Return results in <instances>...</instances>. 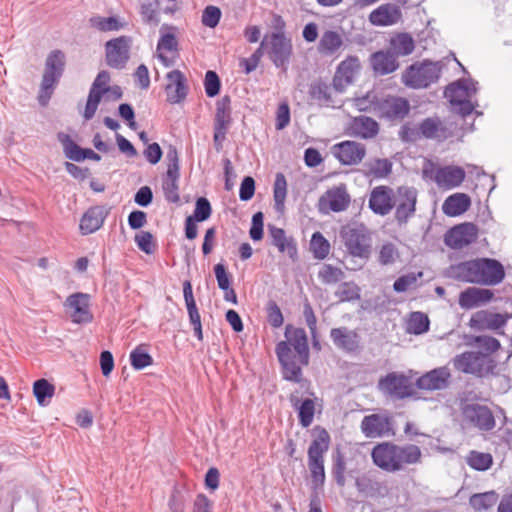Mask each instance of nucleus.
Returning <instances> with one entry per match:
<instances>
[{
	"label": "nucleus",
	"mask_w": 512,
	"mask_h": 512,
	"mask_svg": "<svg viewBox=\"0 0 512 512\" xmlns=\"http://www.w3.org/2000/svg\"><path fill=\"white\" fill-rule=\"evenodd\" d=\"M340 237L346 252L355 258L367 261L372 253V233L361 223H351L342 227Z\"/></svg>",
	"instance_id": "f257e3e1"
},
{
	"label": "nucleus",
	"mask_w": 512,
	"mask_h": 512,
	"mask_svg": "<svg viewBox=\"0 0 512 512\" xmlns=\"http://www.w3.org/2000/svg\"><path fill=\"white\" fill-rule=\"evenodd\" d=\"M64 66L65 55L62 51L54 50L48 55L38 95V101L42 106L48 104L54 88L63 74Z\"/></svg>",
	"instance_id": "f03ea898"
},
{
	"label": "nucleus",
	"mask_w": 512,
	"mask_h": 512,
	"mask_svg": "<svg viewBox=\"0 0 512 512\" xmlns=\"http://www.w3.org/2000/svg\"><path fill=\"white\" fill-rule=\"evenodd\" d=\"M476 84L472 80H459L450 84L445 90V97L449 100L453 111L462 117L471 114L475 108L472 99L477 92Z\"/></svg>",
	"instance_id": "7ed1b4c3"
},
{
	"label": "nucleus",
	"mask_w": 512,
	"mask_h": 512,
	"mask_svg": "<svg viewBox=\"0 0 512 512\" xmlns=\"http://www.w3.org/2000/svg\"><path fill=\"white\" fill-rule=\"evenodd\" d=\"M452 363L457 371L479 377L490 373L494 368L493 360L487 354L474 351L456 355Z\"/></svg>",
	"instance_id": "20e7f679"
},
{
	"label": "nucleus",
	"mask_w": 512,
	"mask_h": 512,
	"mask_svg": "<svg viewBox=\"0 0 512 512\" xmlns=\"http://www.w3.org/2000/svg\"><path fill=\"white\" fill-rule=\"evenodd\" d=\"M263 46H267V56L273 64L286 71L292 55L291 39L284 32H273L263 38Z\"/></svg>",
	"instance_id": "39448f33"
},
{
	"label": "nucleus",
	"mask_w": 512,
	"mask_h": 512,
	"mask_svg": "<svg viewBox=\"0 0 512 512\" xmlns=\"http://www.w3.org/2000/svg\"><path fill=\"white\" fill-rule=\"evenodd\" d=\"M378 389L386 396L402 400L413 396L414 389L411 379L403 373L390 372L379 379Z\"/></svg>",
	"instance_id": "423d86ee"
},
{
	"label": "nucleus",
	"mask_w": 512,
	"mask_h": 512,
	"mask_svg": "<svg viewBox=\"0 0 512 512\" xmlns=\"http://www.w3.org/2000/svg\"><path fill=\"white\" fill-rule=\"evenodd\" d=\"M440 76V68L432 62L411 65L403 75L405 85L411 88H426L436 82Z\"/></svg>",
	"instance_id": "0eeeda50"
},
{
	"label": "nucleus",
	"mask_w": 512,
	"mask_h": 512,
	"mask_svg": "<svg viewBox=\"0 0 512 512\" xmlns=\"http://www.w3.org/2000/svg\"><path fill=\"white\" fill-rule=\"evenodd\" d=\"M417 190L414 187L400 186L394 194L393 207H395V219L399 224H404L416 211Z\"/></svg>",
	"instance_id": "6e6552de"
},
{
	"label": "nucleus",
	"mask_w": 512,
	"mask_h": 512,
	"mask_svg": "<svg viewBox=\"0 0 512 512\" xmlns=\"http://www.w3.org/2000/svg\"><path fill=\"white\" fill-rule=\"evenodd\" d=\"M90 295L87 293H74L67 297L65 307L72 320L76 324L90 323L93 314L90 310Z\"/></svg>",
	"instance_id": "1a4fd4ad"
},
{
	"label": "nucleus",
	"mask_w": 512,
	"mask_h": 512,
	"mask_svg": "<svg viewBox=\"0 0 512 512\" xmlns=\"http://www.w3.org/2000/svg\"><path fill=\"white\" fill-rule=\"evenodd\" d=\"M276 354L283 368V377L286 380L299 382L301 380V365L297 354L285 341H281L276 346Z\"/></svg>",
	"instance_id": "9d476101"
},
{
	"label": "nucleus",
	"mask_w": 512,
	"mask_h": 512,
	"mask_svg": "<svg viewBox=\"0 0 512 512\" xmlns=\"http://www.w3.org/2000/svg\"><path fill=\"white\" fill-rule=\"evenodd\" d=\"M131 38L120 36L109 40L105 45L107 64L116 69H122L129 59Z\"/></svg>",
	"instance_id": "9b49d317"
},
{
	"label": "nucleus",
	"mask_w": 512,
	"mask_h": 512,
	"mask_svg": "<svg viewBox=\"0 0 512 512\" xmlns=\"http://www.w3.org/2000/svg\"><path fill=\"white\" fill-rule=\"evenodd\" d=\"M451 371L448 366L434 368L416 380V386L420 390L440 391L449 387Z\"/></svg>",
	"instance_id": "f8f14e48"
},
{
	"label": "nucleus",
	"mask_w": 512,
	"mask_h": 512,
	"mask_svg": "<svg viewBox=\"0 0 512 512\" xmlns=\"http://www.w3.org/2000/svg\"><path fill=\"white\" fill-rule=\"evenodd\" d=\"M478 228L473 223H462L445 234V244L452 249H462L476 241Z\"/></svg>",
	"instance_id": "ddd939ff"
},
{
	"label": "nucleus",
	"mask_w": 512,
	"mask_h": 512,
	"mask_svg": "<svg viewBox=\"0 0 512 512\" xmlns=\"http://www.w3.org/2000/svg\"><path fill=\"white\" fill-rule=\"evenodd\" d=\"M330 338L338 350L347 354L358 353L361 349V337L359 333L346 326L332 328Z\"/></svg>",
	"instance_id": "4468645a"
},
{
	"label": "nucleus",
	"mask_w": 512,
	"mask_h": 512,
	"mask_svg": "<svg viewBox=\"0 0 512 512\" xmlns=\"http://www.w3.org/2000/svg\"><path fill=\"white\" fill-rule=\"evenodd\" d=\"M360 61L356 56H349L337 67L333 78V87L336 92L342 93L353 83L360 70Z\"/></svg>",
	"instance_id": "2eb2a0df"
},
{
	"label": "nucleus",
	"mask_w": 512,
	"mask_h": 512,
	"mask_svg": "<svg viewBox=\"0 0 512 512\" xmlns=\"http://www.w3.org/2000/svg\"><path fill=\"white\" fill-rule=\"evenodd\" d=\"M397 451L395 443H379L371 452L373 463L386 472L395 473L397 472Z\"/></svg>",
	"instance_id": "dca6fc26"
},
{
	"label": "nucleus",
	"mask_w": 512,
	"mask_h": 512,
	"mask_svg": "<svg viewBox=\"0 0 512 512\" xmlns=\"http://www.w3.org/2000/svg\"><path fill=\"white\" fill-rule=\"evenodd\" d=\"M361 432L367 438H380L392 433V420L385 414H371L361 421Z\"/></svg>",
	"instance_id": "f3484780"
},
{
	"label": "nucleus",
	"mask_w": 512,
	"mask_h": 512,
	"mask_svg": "<svg viewBox=\"0 0 512 512\" xmlns=\"http://www.w3.org/2000/svg\"><path fill=\"white\" fill-rule=\"evenodd\" d=\"M332 154L344 165H356L366 155L365 146L355 141H343L331 148Z\"/></svg>",
	"instance_id": "a211bd4d"
},
{
	"label": "nucleus",
	"mask_w": 512,
	"mask_h": 512,
	"mask_svg": "<svg viewBox=\"0 0 512 512\" xmlns=\"http://www.w3.org/2000/svg\"><path fill=\"white\" fill-rule=\"evenodd\" d=\"M466 421L480 430L489 431L495 426V419L491 410L480 404H467L463 409Z\"/></svg>",
	"instance_id": "6ab92c4d"
},
{
	"label": "nucleus",
	"mask_w": 512,
	"mask_h": 512,
	"mask_svg": "<svg viewBox=\"0 0 512 512\" xmlns=\"http://www.w3.org/2000/svg\"><path fill=\"white\" fill-rule=\"evenodd\" d=\"M466 176L460 166L448 165L435 170L433 180L440 189L451 190L462 184Z\"/></svg>",
	"instance_id": "aec40b11"
},
{
	"label": "nucleus",
	"mask_w": 512,
	"mask_h": 512,
	"mask_svg": "<svg viewBox=\"0 0 512 512\" xmlns=\"http://www.w3.org/2000/svg\"><path fill=\"white\" fill-rule=\"evenodd\" d=\"M350 203V196L344 185L329 189L319 200L322 211L331 210L341 212L347 209Z\"/></svg>",
	"instance_id": "412c9836"
},
{
	"label": "nucleus",
	"mask_w": 512,
	"mask_h": 512,
	"mask_svg": "<svg viewBox=\"0 0 512 512\" xmlns=\"http://www.w3.org/2000/svg\"><path fill=\"white\" fill-rule=\"evenodd\" d=\"M479 284L494 286L505 277L503 265L496 259L479 258Z\"/></svg>",
	"instance_id": "4be33fe9"
},
{
	"label": "nucleus",
	"mask_w": 512,
	"mask_h": 512,
	"mask_svg": "<svg viewBox=\"0 0 512 512\" xmlns=\"http://www.w3.org/2000/svg\"><path fill=\"white\" fill-rule=\"evenodd\" d=\"M394 192L388 186L375 187L369 197L370 209L378 215L385 216L393 209Z\"/></svg>",
	"instance_id": "5701e85b"
},
{
	"label": "nucleus",
	"mask_w": 512,
	"mask_h": 512,
	"mask_svg": "<svg viewBox=\"0 0 512 512\" xmlns=\"http://www.w3.org/2000/svg\"><path fill=\"white\" fill-rule=\"evenodd\" d=\"M285 336L288 339L286 342L289 347H293V352L297 354L299 362L303 365H307L309 362V348L307 335L302 328H293L288 325L286 327Z\"/></svg>",
	"instance_id": "b1692460"
},
{
	"label": "nucleus",
	"mask_w": 512,
	"mask_h": 512,
	"mask_svg": "<svg viewBox=\"0 0 512 512\" xmlns=\"http://www.w3.org/2000/svg\"><path fill=\"white\" fill-rule=\"evenodd\" d=\"M166 78L168 81L165 87L167 100L172 104L180 103L187 95L184 74L179 70H173L167 74Z\"/></svg>",
	"instance_id": "393cba45"
},
{
	"label": "nucleus",
	"mask_w": 512,
	"mask_h": 512,
	"mask_svg": "<svg viewBox=\"0 0 512 512\" xmlns=\"http://www.w3.org/2000/svg\"><path fill=\"white\" fill-rule=\"evenodd\" d=\"M344 46V38L341 33L334 30L324 31L319 39L317 51L324 57L338 56Z\"/></svg>",
	"instance_id": "a878e982"
},
{
	"label": "nucleus",
	"mask_w": 512,
	"mask_h": 512,
	"mask_svg": "<svg viewBox=\"0 0 512 512\" xmlns=\"http://www.w3.org/2000/svg\"><path fill=\"white\" fill-rule=\"evenodd\" d=\"M402 18L401 9L395 4H382L369 15V21L375 26H390Z\"/></svg>",
	"instance_id": "bb28decb"
},
{
	"label": "nucleus",
	"mask_w": 512,
	"mask_h": 512,
	"mask_svg": "<svg viewBox=\"0 0 512 512\" xmlns=\"http://www.w3.org/2000/svg\"><path fill=\"white\" fill-rule=\"evenodd\" d=\"M479 258L463 261L450 267V275L459 281L479 284Z\"/></svg>",
	"instance_id": "cd10ccee"
},
{
	"label": "nucleus",
	"mask_w": 512,
	"mask_h": 512,
	"mask_svg": "<svg viewBox=\"0 0 512 512\" xmlns=\"http://www.w3.org/2000/svg\"><path fill=\"white\" fill-rule=\"evenodd\" d=\"M492 298L491 290L469 287L460 293L458 303L463 309H472L489 302Z\"/></svg>",
	"instance_id": "c85d7f7f"
},
{
	"label": "nucleus",
	"mask_w": 512,
	"mask_h": 512,
	"mask_svg": "<svg viewBox=\"0 0 512 512\" xmlns=\"http://www.w3.org/2000/svg\"><path fill=\"white\" fill-rule=\"evenodd\" d=\"M330 445V436L326 430H321L308 448V465L324 464V456Z\"/></svg>",
	"instance_id": "c756f323"
},
{
	"label": "nucleus",
	"mask_w": 512,
	"mask_h": 512,
	"mask_svg": "<svg viewBox=\"0 0 512 512\" xmlns=\"http://www.w3.org/2000/svg\"><path fill=\"white\" fill-rule=\"evenodd\" d=\"M378 110L387 118H403L409 112L407 100L399 97H387L378 103Z\"/></svg>",
	"instance_id": "7c9ffc66"
},
{
	"label": "nucleus",
	"mask_w": 512,
	"mask_h": 512,
	"mask_svg": "<svg viewBox=\"0 0 512 512\" xmlns=\"http://www.w3.org/2000/svg\"><path fill=\"white\" fill-rule=\"evenodd\" d=\"M470 323L472 327L479 330H495L505 325L506 318L499 313L479 311L472 316Z\"/></svg>",
	"instance_id": "2f4dec72"
},
{
	"label": "nucleus",
	"mask_w": 512,
	"mask_h": 512,
	"mask_svg": "<svg viewBox=\"0 0 512 512\" xmlns=\"http://www.w3.org/2000/svg\"><path fill=\"white\" fill-rule=\"evenodd\" d=\"M471 206L470 197L465 193H454L447 197L442 205L445 215L456 217L465 213Z\"/></svg>",
	"instance_id": "473e14b6"
},
{
	"label": "nucleus",
	"mask_w": 512,
	"mask_h": 512,
	"mask_svg": "<svg viewBox=\"0 0 512 512\" xmlns=\"http://www.w3.org/2000/svg\"><path fill=\"white\" fill-rule=\"evenodd\" d=\"M106 211L101 206L90 208L81 218L80 230L87 235L97 231L104 223Z\"/></svg>",
	"instance_id": "72a5a7b5"
},
{
	"label": "nucleus",
	"mask_w": 512,
	"mask_h": 512,
	"mask_svg": "<svg viewBox=\"0 0 512 512\" xmlns=\"http://www.w3.org/2000/svg\"><path fill=\"white\" fill-rule=\"evenodd\" d=\"M397 472L404 470L409 465L421 463L422 452L415 444H397Z\"/></svg>",
	"instance_id": "f704fd0d"
},
{
	"label": "nucleus",
	"mask_w": 512,
	"mask_h": 512,
	"mask_svg": "<svg viewBox=\"0 0 512 512\" xmlns=\"http://www.w3.org/2000/svg\"><path fill=\"white\" fill-rule=\"evenodd\" d=\"M269 234L272 238V244L278 248L281 253H287L291 259L297 257V247L291 237H287L283 229L274 226L269 227Z\"/></svg>",
	"instance_id": "c9c22d12"
},
{
	"label": "nucleus",
	"mask_w": 512,
	"mask_h": 512,
	"mask_svg": "<svg viewBox=\"0 0 512 512\" xmlns=\"http://www.w3.org/2000/svg\"><path fill=\"white\" fill-rule=\"evenodd\" d=\"M290 403L298 411L299 422L302 427H309L314 418L315 403L312 399H305L303 401L296 394L290 395Z\"/></svg>",
	"instance_id": "e433bc0d"
},
{
	"label": "nucleus",
	"mask_w": 512,
	"mask_h": 512,
	"mask_svg": "<svg viewBox=\"0 0 512 512\" xmlns=\"http://www.w3.org/2000/svg\"><path fill=\"white\" fill-rule=\"evenodd\" d=\"M374 71L380 75L392 73L398 67L396 56L391 52L378 51L371 57Z\"/></svg>",
	"instance_id": "4c0bfd02"
},
{
	"label": "nucleus",
	"mask_w": 512,
	"mask_h": 512,
	"mask_svg": "<svg viewBox=\"0 0 512 512\" xmlns=\"http://www.w3.org/2000/svg\"><path fill=\"white\" fill-rule=\"evenodd\" d=\"M351 131L354 135L361 138H372L378 133V124L370 117H355L351 124Z\"/></svg>",
	"instance_id": "58836bf2"
},
{
	"label": "nucleus",
	"mask_w": 512,
	"mask_h": 512,
	"mask_svg": "<svg viewBox=\"0 0 512 512\" xmlns=\"http://www.w3.org/2000/svg\"><path fill=\"white\" fill-rule=\"evenodd\" d=\"M333 89L330 85L323 82H315L310 87V95L320 105L326 107H335L336 101L333 96Z\"/></svg>",
	"instance_id": "ea45409f"
},
{
	"label": "nucleus",
	"mask_w": 512,
	"mask_h": 512,
	"mask_svg": "<svg viewBox=\"0 0 512 512\" xmlns=\"http://www.w3.org/2000/svg\"><path fill=\"white\" fill-rule=\"evenodd\" d=\"M177 50V40L174 34L165 33L161 36L157 44V56L164 66L173 65V60L166 55V52H174Z\"/></svg>",
	"instance_id": "a19ab883"
},
{
	"label": "nucleus",
	"mask_w": 512,
	"mask_h": 512,
	"mask_svg": "<svg viewBox=\"0 0 512 512\" xmlns=\"http://www.w3.org/2000/svg\"><path fill=\"white\" fill-rule=\"evenodd\" d=\"M179 176V172L166 171L163 177L162 188L164 195L166 200L171 203H178L180 200L178 186Z\"/></svg>",
	"instance_id": "79ce46f5"
},
{
	"label": "nucleus",
	"mask_w": 512,
	"mask_h": 512,
	"mask_svg": "<svg viewBox=\"0 0 512 512\" xmlns=\"http://www.w3.org/2000/svg\"><path fill=\"white\" fill-rule=\"evenodd\" d=\"M55 393V387L46 379L36 380L33 384V394L40 406H47Z\"/></svg>",
	"instance_id": "37998d69"
},
{
	"label": "nucleus",
	"mask_w": 512,
	"mask_h": 512,
	"mask_svg": "<svg viewBox=\"0 0 512 512\" xmlns=\"http://www.w3.org/2000/svg\"><path fill=\"white\" fill-rule=\"evenodd\" d=\"M498 494L495 491L473 494L469 499V504L476 511H484L493 507L498 501Z\"/></svg>",
	"instance_id": "c03bdc74"
},
{
	"label": "nucleus",
	"mask_w": 512,
	"mask_h": 512,
	"mask_svg": "<svg viewBox=\"0 0 512 512\" xmlns=\"http://www.w3.org/2000/svg\"><path fill=\"white\" fill-rule=\"evenodd\" d=\"M90 25L103 32L118 31L125 26V23L120 20L119 17H102L94 16L90 18Z\"/></svg>",
	"instance_id": "a18cd8bd"
},
{
	"label": "nucleus",
	"mask_w": 512,
	"mask_h": 512,
	"mask_svg": "<svg viewBox=\"0 0 512 512\" xmlns=\"http://www.w3.org/2000/svg\"><path fill=\"white\" fill-rule=\"evenodd\" d=\"M159 0H146L141 4L140 14L142 20L149 25L157 26L160 22Z\"/></svg>",
	"instance_id": "49530a36"
},
{
	"label": "nucleus",
	"mask_w": 512,
	"mask_h": 512,
	"mask_svg": "<svg viewBox=\"0 0 512 512\" xmlns=\"http://www.w3.org/2000/svg\"><path fill=\"white\" fill-rule=\"evenodd\" d=\"M287 195V181L282 173H277L274 182L273 197L275 209L279 213H283L285 209V199Z\"/></svg>",
	"instance_id": "de8ad7c7"
},
{
	"label": "nucleus",
	"mask_w": 512,
	"mask_h": 512,
	"mask_svg": "<svg viewBox=\"0 0 512 512\" xmlns=\"http://www.w3.org/2000/svg\"><path fill=\"white\" fill-rule=\"evenodd\" d=\"M57 138L59 142L62 144L65 156L73 161H83V149L78 146L71 137L63 132L58 133Z\"/></svg>",
	"instance_id": "09e8293b"
},
{
	"label": "nucleus",
	"mask_w": 512,
	"mask_h": 512,
	"mask_svg": "<svg viewBox=\"0 0 512 512\" xmlns=\"http://www.w3.org/2000/svg\"><path fill=\"white\" fill-rule=\"evenodd\" d=\"M466 462L474 470L485 471L491 467L493 458L489 453L471 451L466 457Z\"/></svg>",
	"instance_id": "8fccbe9b"
},
{
	"label": "nucleus",
	"mask_w": 512,
	"mask_h": 512,
	"mask_svg": "<svg viewBox=\"0 0 512 512\" xmlns=\"http://www.w3.org/2000/svg\"><path fill=\"white\" fill-rule=\"evenodd\" d=\"M391 48L394 55H409L414 50V41L410 35L402 33L391 39Z\"/></svg>",
	"instance_id": "3c124183"
},
{
	"label": "nucleus",
	"mask_w": 512,
	"mask_h": 512,
	"mask_svg": "<svg viewBox=\"0 0 512 512\" xmlns=\"http://www.w3.org/2000/svg\"><path fill=\"white\" fill-rule=\"evenodd\" d=\"M310 249L316 259H325L330 252V244L320 232H315L310 241Z\"/></svg>",
	"instance_id": "603ef678"
},
{
	"label": "nucleus",
	"mask_w": 512,
	"mask_h": 512,
	"mask_svg": "<svg viewBox=\"0 0 512 512\" xmlns=\"http://www.w3.org/2000/svg\"><path fill=\"white\" fill-rule=\"evenodd\" d=\"M342 269L331 264H323L318 271V278L324 284H335L344 278Z\"/></svg>",
	"instance_id": "864d4df0"
},
{
	"label": "nucleus",
	"mask_w": 512,
	"mask_h": 512,
	"mask_svg": "<svg viewBox=\"0 0 512 512\" xmlns=\"http://www.w3.org/2000/svg\"><path fill=\"white\" fill-rule=\"evenodd\" d=\"M230 121V98L228 96H225L222 99H220L216 104L214 126L228 128Z\"/></svg>",
	"instance_id": "5fc2aeb1"
},
{
	"label": "nucleus",
	"mask_w": 512,
	"mask_h": 512,
	"mask_svg": "<svg viewBox=\"0 0 512 512\" xmlns=\"http://www.w3.org/2000/svg\"><path fill=\"white\" fill-rule=\"evenodd\" d=\"M130 362L134 369L141 370L150 366L153 359L147 352L145 346L139 345L130 353Z\"/></svg>",
	"instance_id": "6e6d98bb"
},
{
	"label": "nucleus",
	"mask_w": 512,
	"mask_h": 512,
	"mask_svg": "<svg viewBox=\"0 0 512 512\" xmlns=\"http://www.w3.org/2000/svg\"><path fill=\"white\" fill-rule=\"evenodd\" d=\"M106 93L107 92H105V91L90 88L88 98H87V103H86V106H85V109L83 112V117L85 120H90L94 117V115L97 111L98 105H99L102 97Z\"/></svg>",
	"instance_id": "4d7b16f0"
},
{
	"label": "nucleus",
	"mask_w": 512,
	"mask_h": 512,
	"mask_svg": "<svg viewBox=\"0 0 512 512\" xmlns=\"http://www.w3.org/2000/svg\"><path fill=\"white\" fill-rule=\"evenodd\" d=\"M429 329V319L421 312H414L411 314L407 324V330L410 333L419 335Z\"/></svg>",
	"instance_id": "13d9d810"
},
{
	"label": "nucleus",
	"mask_w": 512,
	"mask_h": 512,
	"mask_svg": "<svg viewBox=\"0 0 512 512\" xmlns=\"http://www.w3.org/2000/svg\"><path fill=\"white\" fill-rule=\"evenodd\" d=\"M368 174L375 178H385L392 170V163L387 159H375L367 165Z\"/></svg>",
	"instance_id": "bf43d9fd"
},
{
	"label": "nucleus",
	"mask_w": 512,
	"mask_h": 512,
	"mask_svg": "<svg viewBox=\"0 0 512 512\" xmlns=\"http://www.w3.org/2000/svg\"><path fill=\"white\" fill-rule=\"evenodd\" d=\"M336 297L340 301H352L360 298V289L353 282H344L337 288L335 292Z\"/></svg>",
	"instance_id": "052dcab7"
},
{
	"label": "nucleus",
	"mask_w": 512,
	"mask_h": 512,
	"mask_svg": "<svg viewBox=\"0 0 512 512\" xmlns=\"http://www.w3.org/2000/svg\"><path fill=\"white\" fill-rule=\"evenodd\" d=\"M399 258V252L393 243H384L378 253V261L381 265H390Z\"/></svg>",
	"instance_id": "680f3d73"
},
{
	"label": "nucleus",
	"mask_w": 512,
	"mask_h": 512,
	"mask_svg": "<svg viewBox=\"0 0 512 512\" xmlns=\"http://www.w3.org/2000/svg\"><path fill=\"white\" fill-rule=\"evenodd\" d=\"M420 132L426 138H438L443 131L442 124L439 119L427 118L420 124Z\"/></svg>",
	"instance_id": "e2e57ef3"
},
{
	"label": "nucleus",
	"mask_w": 512,
	"mask_h": 512,
	"mask_svg": "<svg viewBox=\"0 0 512 512\" xmlns=\"http://www.w3.org/2000/svg\"><path fill=\"white\" fill-rule=\"evenodd\" d=\"M211 212L212 209L210 202L205 197H200L196 200L195 210L192 217L197 222H202L211 216Z\"/></svg>",
	"instance_id": "0e129e2a"
},
{
	"label": "nucleus",
	"mask_w": 512,
	"mask_h": 512,
	"mask_svg": "<svg viewBox=\"0 0 512 512\" xmlns=\"http://www.w3.org/2000/svg\"><path fill=\"white\" fill-rule=\"evenodd\" d=\"M221 18V10L213 5L207 6L202 14V24L209 28H215Z\"/></svg>",
	"instance_id": "69168bd1"
},
{
	"label": "nucleus",
	"mask_w": 512,
	"mask_h": 512,
	"mask_svg": "<svg viewBox=\"0 0 512 512\" xmlns=\"http://www.w3.org/2000/svg\"><path fill=\"white\" fill-rule=\"evenodd\" d=\"M422 276V273H409L399 277L393 284V289L398 292L407 291L412 285L417 282V279Z\"/></svg>",
	"instance_id": "338daca9"
},
{
	"label": "nucleus",
	"mask_w": 512,
	"mask_h": 512,
	"mask_svg": "<svg viewBox=\"0 0 512 512\" xmlns=\"http://www.w3.org/2000/svg\"><path fill=\"white\" fill-rule=\"evenodd\" d=\"M205 92L209 97H214L219 93L220 80L214 71H207L205 75Z\"/></svg>",
	"instance_id": "774afa93"
}]
</instances>
